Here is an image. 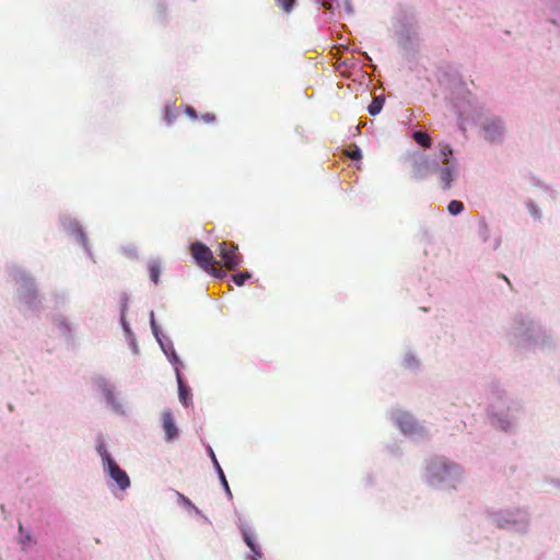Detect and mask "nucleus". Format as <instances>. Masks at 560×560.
I'll use <instances>...</instances> for the list:
<instances>
[{
  "instance_id": "obj_29",
  "label": "nucleus",
  "mask_w": 560,
  "mask_h": 560,
  "mask_svg": "<svg viewBox=\"0 0 560 560\" xmlns=\"http://www.w3.org/2000/svg\"><path fill=\"white\" fill-rule=\"evenodd\" d=\"M126 305L121 310V316H120V324L122 326V329L126 334V338L132 336L130 324L126 320Z\"/></svg>"
},
{
  "instance_id": "obj_9",
  "label": "nucleus",
  "mask_w": 560,
  "mask_h": 560,
  "mask_svg": "<svg viewBox=\"0 0 560 560\" xmlns=\"http://www.w3.org/2000/svg\"><path fill=\"white\" fill-rule=\"evenodd\" d=\"M494 521L499 527H511L517 532H526L529 527L530 518L527 511L516 508L495 513Z\"/></svg>"
},
{
  "instance_id": "obj_5",
  "label": "nucleus",
  "mask_w": 560,
  "mask_h": 560,
  "mask_svg": "<svg viewBox=\"0 0 560 560\" xmlns=\"http://www.w3.org/2000/svg\"><path fill=\"white\" fill-rule=\"evenodd\" d=\"M98 454L101 456L102 467L109 491L115 497H118L119 492H126L131 487L128 474L119 467L105 447L100 446Z\"/></svg>"
},
{
  "instance_id": "obj_34",
  "label": "nucleus",
  "mask_w": 560,
  "mask_h": 560,
  "mask_svg": "<svg viewBox=\"0 0 560 560\" xmlns=\"http://www.w3.org/2000/svg\"><path fill=\"white\" fill-rule=\"evenodd\" d=\"M150 325H151V329H152V332H153L156 341L159 339H162L159 326H158V324H156V322L154 319V313L153 312L150 313Z\"/></svg>"
},
{
  "instance_id": "obj_36",
  "label": "nucleus",
  "mask_w": 560,
  "mask_h": 560,
  "mask_svg": "<svg viewBox=\"0 0 560 560\" xmlns=\"http://www.w3.org/2000/svg\"><path fill=\"white\" fill-rule=\"evenodd\" d=\"M348 156L351 160H360L362 158V151L358 147H354L352 150L348 151Z\"/></svg>"
},
{
  "instance_id": "obj_31",
  "label": "nucleus",
  "mask_w": 560,
  "mask_h": 560,
  "mask_svg": "<svg viewBox=\"0 0 560 560\" xmlns=\"http://www.w3.org/2000/svg\"><path fill=\"white\" fill-rule=\"evenodd\" d=\"M215 264H212L207 270L206 272H208L209 275H211L212 277L214 278H218V279H223L226 277V271L223 270V269H220V268H217L214 266Z\"/></svg>"
},
{
  "instance_id": "obj_24",
  "label": "nucleus",
  "mask_w": 560,
  "mask_h": 560,
  "mask_svg": "<svg viewBox=\"0 0 560 560\" xmlns=\"http://www.w3.org/2000/svg\"><path fill=\"white\" fill-rule=\"evenodd\" d=\"M526 209H527V212L528 214L532 217V219L534 221H538L540 222L541 219H542V210L541 208L539 207V205L535 201H528L526 203Z\"/></svg>"
},
{
  "instance_id": "obj_35",
  "label": "nucleus",
  "mask_w": 560,
  "mask_h": 560,
  "mask_svg": "<svg viewBox=\"0 0 560 560\" xmlns=\"http://www.w3.org/2000/svg\"><path fill=\"white\" fill-rule=\"evenodd\" d=\"M121 250L128 258L133 259L137 257V248L132 244L122 246Z\"/></svg>"
},
{
  "instance_id": "obj_37",
  "label": "nucleus",
  "mask_w": 560,
  "mask_h": 560,
  "mask_svg": "<svg viewBox=\"0 0 560 560\" xmlns=\"http://www.w3.org/2000/svg\"><path fill=\"white\" fill-rule=\"evenodd\" d=\"M185 113L191 119H197V117H198L196 110L191 106H187L185 109Z\"/></svg>"
},
{
  "instance_id": "obj_10",
  "label": "nucleus",
  "mask_w": 560,
  "mask_h": 560,
  "mask_svg": "<svg viewBox=\"0 0 560 560\" xmlns=\"http://www.w3.org/2000/svg\"><path fill=\"white\" fill-rule=\"evenodd\" d=\"M410 164L411 176L416 179H424L434 174L436 168V155L431 159L424 153L413 151L407 154Z\"/></svg>"
},
{
  "instance_id": "obj_21",
  "label": "nucleus",
  "mask_w": 560,
  "mask_h": 560,
  "mask_svg": "<svg viewBox=\"0 0 560 560\" xmlns=\"http://www.w3.org/2000/svg\"><path fill=\"white\" fill-rule=\"evenodd\" d=\"M176 370V376H177V383H178V396H179V400L182 401V404L184 406H188V401L190 400V394H189V390L185 387L183 381H182V377H180V374H179V371H178V368L175 369Z\"/></svg>"
},
{
  "instance_id": "obj_27",
  "label": "nucleus",
  "mask_w": 560,
  "mask_h": 560,
  "mask_svg": "<svg viewBox=\"0 0 560 560\" xmlns=\"http://www.w3.org/2000/svg\"><path fill=\"white\" fill-rule=\"evenodd\" d=\"M383 105H384V97H382V96L374 97V100L368 107L369 114L372 116L380 114L383 108Z\"/></svg>"
},
{
  "instance_id": "obj_1",
  "label": "nucleus",
  "mask_w": 560,
  "mask_h": 560,
  "mask_svg": "<svg viewBox=\"0 0 560 560\" xmlns=\"http://www.w3.org/2000/svg\"><path fill=\"white\" fill-rule=\"evenodd\" d=\"M419 479L429 489L456 492L467 481V471L459 462L441 454L423 458L419 468Z\"/></svg>"
},
{
  "instance_id": "obj_2",
  "label": "nucleus",
  "mask_w": 560,
  "mask_h": 560,
  "mask_svg": "<svg viewBox=\"0 0 560 560\" xmlns=\"http://www.w3.org/2000/svg\"><path fill=\"white\" fill-rule=\"evenodd\" d=\"M512 345L523 352H546L556 348L553 336L530 315H517L509 327Z\"/></svg>"
},
{
  "instance_id": "obj_20",
  "label": "nucleus",
  "mask_w": 560,
  "mask_h": 560,
  "mask_svg": "<svg viewBox=\"0 0 560 560\" xmlns=\"http://www.w3.org/2000/svg\"><path fill=\"white\" fill-rule=\"evenodd\" d=\"M209 454L211 456V459H212V463H213V465L215 467V470H217V472L219 475L220 481H221V483H222L226 494L231 498L232 493H231L230 487L228 485L226 478H225L224 472H223L222 468L220 467L219 462H218V459H217V457H215V455H214V453H213L211 447H209Z\"/></svg>"
},
{
  "instance_id": "obj_18",
  "label": "nucleus",
  "mask_w": 560,
  "mask_h": 560,
  "mask_svg": "<svg viewBox=\"0 0 560 560\" xmlns=\"http://www.w3.org/2000/svg\"><path fill=\"white\" fill-rule=\"evenodd\" d=\"M16 542L20 546L21 550L26 552L36 545V539L30 530L24 529L23 526L20 525L19 533L16 536Z\"/></svg>"
},
{
  "instance_id": "obj_30",
  "label": "nucleus",
  "mask_w": 560,
  "mask_h": 560,
  "mask_svg": "<svg viewBox=\"0 0 560 560\" xmlns=\"http://www.w3.org/2000/svg\"><path fill=\"white\" fill-rule=\"evenodd\" d=\"M176 118V109L171 105H166L164 108V119L167 125H172Z\"/></svg>"
},
{
  "instance_id": "obj_14",
  "label": "nucleus",
  "mask_w": 560,
  "mask_h": 560,
  "mask_svg": "<svg viewBox=\"0 0 560 560\" xmlns=\"http://www.w3.org/2000/svg\"><path fill=\"white\" fill-rule=\"evenodd\" d=\"M60 225L67 234L73 236L89 253L86 237L80 223L75 219L65 215L60 219Z\"/></svg>"
},
{
  "instance_id": "obj_3",
  "label": "nucleus",
  "mask_w": 560,
  "mask_h": 560,
  "mask_svg": "<svg viewBox=\"0 0 560 560\" xmlns=\"http://www.w3.org/2000/svg\"><path fill=\"white\" fill-rule=\"evenodd\" d=\"M464 129L476 127L480 136L490 142L500 141L505 132L503 121L482 106L474 105L459 114Z\"/></svg>"
},
{
  "instance_id": "obj_4",
  "label": "nucleus",
  "mask_w": 560,
  "mask_h": 560,
  "mask_svg": "<svg viewBox=\"0 0 560 560\" xmlns=\"http://www.w3.org/2000/svg\"><path fill=\"white\" fill-rule=\"evenodd\" d=\"M513 409V400L508 393L503 389L495 388L488 397L487 415L491 421L503 430L513 427V419L511 411Z\"/></svg>"
},
{
  "instance_id": "obj_39",
  "label": "nucleus",
  "mask_w": 560,
  "mask_h": 560,
  "mask_svg": "<svg viewBox=\"0 0 560 560\" xmlns=\"http://www.w3.org/2000/svg\"><path fill=\"white\" fill-rule=\"evenodd\" d=\"M128 342H129V346L130 348L132 349V351L136 353L137 352V343H136V338L135 336H130L127 338Z\"/></svg>"
},
{
  "instance_id": "obj_22",
  "label": "nucleus",
  "mask_w": 560,
  "mask_h": 560,
  "mask_svg": "<svg viewBox=\"0 0 560 560\" xmlns=\"http://www.w3.org/2000/svg\"><path fill=\"white\" fill-rule=\"evenodd\" d=\"M402 365L409 370H416L420 365L418 355L411 351H408L402 357Z\"/></svg>"
},
{
  "instance_id": "obj_7",
  "label": "nucleus",
  "mask_w": 560,
  "mask_h": 560,
  "mask_svg": "<svg viewBox=\"0 0 560 560\" xmlns=\"http://www.w3.org/2000/svg\"><path fill=\"white\" fill-rule=\"evenodd\" d=\"M12 280L18 285L20 302L27 308H35L39 303V296L35 288L34 279L22 268H13L10 272Z\"/></svg>"
},
{
  "instance_id": "obj_25",
  "label": "nucleus",
  "mask_w": 560,
  "mask_h": 560,
  "mask_svg": "<svg viewBox=\"0 0 560 560\" xmlns=\"http://www.w3.org/2000/svg\"><path fill=\"white\" fill-rule=\"evenodd\" d=\"M149 272L151 280L158 284L160 281V275H161V266L158 260H151L149 262Z\"/></svg>"
},
{
  "instance_id": "obj_33",
  "label": "nucleus",
  "mask_w": 560,
  "mask_h": 560,
  "mask_svg": "<svg viewBox=\"0 0 560 560\" xmlns=\"http://www.w3.org/2000/svg\"><path fill=\"white\" fill-rule=\"evenodd\" d=\"M276 2L285 13H290L293 10L295 0H276Z\"/></svg>"
},
{
  "instance_id": "obj_13",
  "label": "nucleus",
  "mask_w": 560,
  "mask_h": 560,
  "mask_svg": "<svg viewBox=\"0 0 560 560\" xmlns=\"http://www.w3.org/2000/svg\"><path fill=\"white\" fill-rule=\"evenodd\" d=\"M190 252L195 262L205 271L212 264H217L212 250L200 242L192 243L190 245Z\"/></svg>"
},
{
  "instance_id": "obj_11",
  "label": "nucleus",
  "mask_w": 560,
  "mask_h": 560,
  "mask_svg": "<svg viewBox=\"0 0 560 560\" xmlns=\"http://www.w3.org/2000/svg\"><path fill=\"white\" fill-rule=\"evenodd\" d=\"M236 525L242 535L243 541L249 549L246 555V560H261L264 558V553L258 542L255 528L252 526L250 522L243 516H238Z\"/></svg>"
},
{
  "instance_id": "obj_19",
  "label": "nucleus",
  "mask_w": 560,
  "mask_h": 560,
  "mask_svg": "<svg viewBox=\"0 0 560 560\" xmlns=\"http://www.w3.org/2000/svg\"><path fill=\"white\" fill-rule=\"evenodd\" d=\"M162 351L164 352V354L167 357L168 361L176 365V364H179V358L178 355L176 354L175 352V349L173 347V343L172 341L170 340H164L163 338L162 339H159L158 340Z\"/></svg>"
},
{
  "instance_id": "obj_12",
  "label": "nucleus",
  "mask_w": 560,
  "mask_h": 560,
  "mask_svg": "<svg viewBox=\"0 0 560 560\" xmlns=\"http://www.w3.org/2000/svg\"><path fill=\"white\" fill-rule=\"evenodd\" d=\"M220 264L228 270H233L243 264V257L238 254L237 245L222 242L219 244Z\"/></svg>"
},
{
  "instance_id": "obj_26",
  "label": "nucleus",
  "mask_w": 560,
  "mask_h": 560,
  "mask_svg": "<svg viewBox=\"0 0 560 560\" xmlns=\"http://www.w3.org/2000/svg\"><path fill=\"white\" fill-rule=\"evenodd\" d=\"M413 139L419 145H421L423 148L431 147V137L427 132L416 131V132H413Z\"/></svg>"
},
{
  "instance_id": "obj_17",
  "label": "nucleus",
  "mask_w": 560,
  "mask_h": 560,
  "mask_svg": "<svg viewBox=\"0 0 560 560\" xmlns=\"http://www.w3.org/2000/svg\"><path fill=\"white\" fill-rule=\"evenodd\" d=\"M104 395L106 404L113 412L119 416H125L127 413L124 402L116 396L112 388H106Z\"/></svg>"
},
{
  "instance_id": "obj_23",
  "label": "nucleus",
  "mask_w": 560,
  "mask_h": 560,
  "mask_svg": "<svg viewBox=\"0 0 560 560\" xmlns=\"http://www.w3.org/2000/svg\"><path fill=\"white\" fill-rule=\"evenodd\" d=\"M176 495L178 504L191 509L197 515H200L205 521L208 520L205 515H202L201 511L186 495H184L180 492H176Z\"/></svg>"
},
{
  "instance_id": "obj_32",
  "label": "nucleus",
  "mask_w": 560,
  "mask_h": 560,
  "mask_svg": "<svg viewBox=\"0 0 560 560\" xmlns=\"http://www.w3.org/2000/svg\"><path fill=\"white\" fill-rule=\"evenodd\" d=\"M252 278V273L245 271L233 276V281L236 285L241 287L244 282Z\"/></svg>"
},
{
  "instance_id": "obj_8",
  "label": "nucleus",
  "mask_w": 560,
  "mask_h": 560,
  "mask_svg": "<svg viewBox=\"0 0 560 560\" xmlns=\"http://www.w3.org/2000/svg\"><path fill=\"white\" fill-rule=\"evenodd\" d=\"M389 419L404 435L412 440H421L429 436V430L425 425L406 410L393 409L389 413Z\"/></svg>"
},
{
  "instance_id": "obj_16",
  "label": "nucleus",
  "mask_w": 560,
  "mask_h": 560,
  "mask_svg": "<svg viewBox=\"0 0 560 560\" xmlns=\"http://www.w3.org/2000/svg\"><path fill=\"white\" fill-rule=\"evenodd\" d=\"M324 8L330 10L331 12L345 13L347 15L352 14V8L350 5L349 0H316Z\"/></svg>"
},
{
  "instance_id": "obj_15",
  "label": "nucleus",
  "mask_w": 560,
  "mask_h": 560,
  "mask_svg": "<svg viewBox=\"0 0 560 560\" xmlns=\"http://www.w3.org/2000/svg\"><path fill=\"white\" fill-rule=\"evenodd\" d=\"M162 428L164 431V440L173 442L179 436V429L176 425L174 415L170 409H164L161 412Z\"/></svg>"
},
{
  "instance_id": "obj_6",
  "label": "nucleus",
  "mask_w": 560,
  "mask_h": 560,
  "mask_svg": "<svg viewBox=\"0 0 560 560\" xmlns=\"http://www.w3.org/2000/svg\"><path fill=\"white\" fill-rule=\"evenodd\" d=\"M440 185L447 189L457 179L459 175V163L454 154V150L447 143H440L436 153V168Z\"/></svg>"
},
{
  "instance_id": "obj_28",
  "label": "nucleus",
  "mask_w": 560,
  "mask_h": 560,
  "mask_svg": "<svg viewBox=\"0 0 560 560\" xmlns=\"http://www.w3.org/2000/svg\"><path fill=\"white\" fill-rule=\"evenodd\" d=\"M447 211L452 215H458L464 211V203L458 200H452L447 205Z\"/></svg>"
},
{
  "instance_id": "obj_38",
  "label": "nucleus",
  "mask_w": 560,
  "mask_h": 560,
  "mask_svg": "<svg viewBox=\"0 0 560 560\" xmlns=\"http://www.w3.org/2000/svg\"><path fill=\"white\" fill-rule=\"evenodd\" d=\"M201 119L206 122V124H211L214 121V115L213 114H210V113H207L205 115L201 116Z\"/></svg>"
}]
</instances>
